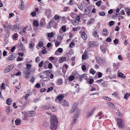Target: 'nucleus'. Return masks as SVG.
I'll list each match as a JSON object with an SVG mask.
<instances>
[{
  "mask_svg": "<svg viewBox=\"0 0 130 130\" xmlns=\"http://www.w3.org/2000/svg\"><path fill=\"white\" fill-rule=\"evenodd\" d=\"M51 125L50 127L52 130H55L56 129L58 123L57 118L54 115H52L50 118Z\"/></svg>",
  "mask_w": 130,
  "mask_h": 130,
  "instance_id": "nucleus-1",
  "label": "nucleus"
},
{
  "mask_svg": "<svg viewBox=\"0 0 130 130\" xmlns=\"http://www.w3.org/2000/svg\"><path fill=\"white\" fill-rule=\"evenodd\" d=\"M75 112V114L73 116V118H76L79 116V114L80 113V111L78 109L77 107L76 106H73L71 110L70 111L71 113Z\"/></svg>",
  "mask_w": 130,
  "mask_h": 130,
  "instance_id": "nucleus-2",
  "label": "nucleus"
},
{
  "mask_svg": "<svg viewBox=\"0 0 130 130\" xmlns=\"http://www.w3.org/2000/svg\"><path fill=\"white\" fill-rule=\"evenodd\" d=\"M117 123L118 127L120 128H122L126 127L125 125L124 121L122 119L119 118H117Z\"/></svg>",
  "mask_w": 130,
  "mask_h": 130,
  "instance_id": "nucleus-3",
  "label": "nucleus"
},
{
  "mask_svg": "<svg viewBox=\"0 0 130 130\" xmlns=\"http://www.w3.org/2000/svg\"><path fill=\"white\" fill-rule=\"evenodd\" d=\"M95 59L97 63L99 64L101 66L103 65V64L105 63V60L104 59H102L101 58L99 57H96Z\"/></svg>",
  "mask_w": 130,
  "mask_h": 130,
  "instance_id": "nucleus-4",
  "label": "nucleus"
},
{
  "mask_svg": "<svg viewBox=\"0 0 130 130\" xmlns=\"http://www.w3.org/2000/svg\"><path fill=\"white\" fill-rule=\"evenodd\" d=\"M14 66L13 64H11L7 66L4 70V73H7L9 72L10 71H11L13 68Z\"/></svg>",
  "mask_w": 130,
  "mask_h": 130,
  "instance_id": "nucleus-5",
  "label": "nucleus"
},
{
  "mask_svg": "<svg viewBox=\"0 0 130 130\" xmlns=\"http://www.w3.org/2000/svg\"><path fill=\"white\" fill-rule=\"evenodd\" d=\"M89 47H93L95 46H97L98 44H96L95 42L94 41H89L88 42V44Z\"/></svg>",
  "mask_w": 130,
  "mask_h": 130,
  "instance_id": "nucleus-6",
  "label": "nucleus"
},
{
  "mask_svg": "<svg viewBox=\"0 0 130 130\" xmlns=\"http://www.w3.org/2000/svg\"><path fill=\"white\" fill-rule=\"evenodd\" d=\"M24 72L25 73V75L24 77L27 79L31 75L29 70H26Z\"/></svg>",
  "mask_w": 130,
  "mask_h": 130,
  "instance_id": "nucleus-7",
  "label": "nucleus"
},
{
  "mask_svg": "<svg viewBox=\"0 0 130 130\" xmlns=\"http://www.w3.org/2000/svg\"><path fill=\"white\" fill-rule=\"evenodd\" d=\"M16 55L15 53L12 55L9 56L8 57V59L10 60H12L16 58Z\"/></svg>",
  "mask_w": 130,
  "mask_h": 130,
  "instance_id": "nucleus-8",
  "label": "nucleus"
},
{
  "mask_svg": "<svg viewBox=\"0 0 130 130\" xmlns=\"http://www.w3.org/2000/svg\"><path fill=\"white\" fill-rule=\"evenodd\" d=\"M60 103L61 105L65 106H67L69 105L68 103L65 100H63Z\"/></svg>",
  "mask_w": 130,
  "mask_h": 130,
  "instance_id": "nucleus-9",
  "label": "nucleus"
},
{
  "mask_svg": "<svg viewBox=\"0 0 130 130\" xmlns=\"http://www.w3.org/2000/svg\"><path fill=\"white\" fill-rule=\"evenodd\" d=\"M82 38L85 40H86L87 38V36L86 35L85 32L84 31L81 34Z\"/></svg>",
  "mask_w": 130,
  "mask_h": 130,
  "instance_id": "nucleus-10",
  "label": "nucleus"
},
{
  "mask_svg": "<svg viewBox=\"0 0 130 130\" xmlns=\"http://www.w3.org/2000/svg\"><path fill=\"white\" fill-rule=\"evenodd\" d=\"M95 110V108L93 109L91 111L89 112L87 115L86 117L88 118L91 116L94 113Z\"/></svg>",
  "mask_w": 130,
  "mask_h": 130,
  "instance_id": "nucleus-11",
  "label": "nucleus"
},
{
  "mask_svg": "<svg viewBox=\"0 0 130 130\" xmlns=\"http://www.w3.org/2000/svg\"><path fill=\"white\" fill-rule=\"evenodd\" d=\"M51 11L50 9L46 10L45 12L46 15L48 17L50 16L51 13Z\"/></svg>",
  "mask_w": 130,
  "mask_h": 130,
  "instance_id": "nucleus-12",
  "label": "nucleus"
},
{
  "mask_svg": "<svg viewBox=\"0 0 130 130\" xmlns=\"http://www.w3.org/2000/svg\"><path fill=\"white\" fill-rule=\"evenodd\" d=\"M100 48L101 51L103 53L105 54L106 52L105 48V45H102L101 46Z\"/></svg>",
  "mask_w": 130,
  "mask_h": 130,
  "instance_id": "nucleus-13",
  "label": "nucleus"
},
{
  "mask_svg": "<svg viewBox=\"0 0 130 130\" xmlns=\"http://www.w3.org/2000/svg\"><path fill=\"white\" fill-rule=\"evenodd\" d=\"M95 19L93 18L89 19L88 22V24H93L95 21Z\"/></svg>",
  "mask_w": 130,
  "mask_h": 130,
  "instance_id": "nucleus-14",
  "label": "nucleus"
},
{
  "mask_svg": "<svg viewBox=\"0 0 130 130\" xmlns=\"http://www.w3.org/2000/svg\"><path fill=\"white\" fill-rule=\"evenodd\" d=\"M33 24L34 26L36 27H38L39 25L38 21L37 20L34 21L33 22Z\"/></svg>",
  "mask_w": 130,
  "mask_h": 130,
  "instance_id": "nucleus-15",
  "label": "nucleus"
},
{
  "mask_svg": "<svg viewBox=\"0 0 130 130\" xmlns=\"http://www.w3.org/2000/svg\"><path fill=\"white\" fill-rule=\"evenodd\" d=\"M21 121L20 119H17L15 121V123L16 125H19Z\"/></svg>",
  "mask_w": 130,
  "mask_h": 130,
  "instance_id": "nucleus-16",
  "label": "nucleus"
},
{
  "mask_svg": "<svg viewBox=\"0 0 130 130\" xmlns=\"http://www.w3.org/2000/svg\"><path fill=\"white\" fill-rule=\"evenodd\" d=\"M64 97V95H59L57 96V99L59 100V101L62 100Z\"/></svg>",
  "mask_w": 130,
  "mask_h": 130,
  "instance_id": "nucleus-17",
  "label": "nucleus"
},
{
  "mask_svg": "<svg viewBox=\"0 0 130 130\" xmlns=\"http://www.w3.org/2000/svg\"><path fill=\"white\" fill-rule=\"evenodd\" d=\"M12 100L10 98H9L7 99L6 101V103L8 105H10L12 103Z\"/></svg>",
  "mask_w": 130,
  "mask_h": 130,
  "instance_id": "nucleus-18",
  "label": "nucleus"
},
{
  "mask_svg": "<svg viewBox=\"0 0 130 130\" xmlns=\"http://www.w3.org/2000/svg\"><path fill=\"white\" fill-rule=\"evenodd\" d=\"M66 60V57H63L60 58L59 62L60 63H61L63 61Z\"/></svg>",
  "mask_w": 130,
  "mask_h": 130,
  "instance_id": "nucleus-19",
  "label": "nucleus"
},
{
  "mask_svg": "<svg viewBox=\"0 0 130 130\" xmlns=\"http://www.w3.org/2000/svg\"><path fill=\"white\" fill-rule=\"evenodd\" d=\"M35 115V111L33 110L31 111V112H30L29 114V116L30 117L33 116Z\"/></svg>",
  "mask_w": 130,
  "mask_h": 130,
  "instance_id": "nucleus-20",
  "label": "nucleus"
},
{
  "mask_svg": "<svg viewBox=\"0 0 130 130\" xmlns=\"http://www.w3.org/2000/svg\"><path fill=\"white\" fill-rule=\"evenodd\" d=\"M107 103L111 108H114L115 107V105H114L111 102H108Z\"/></svg>",
  "mask_w": 130,
  "mask_h": 130,
  "instance_id": "nucleus-21",
  "label": "nucleus"
},
{
  "mask_svg": "<svg viewBox=\"0 0 130 130\" xmlns=\"http://www.w3.org/2000/svg\"><path fill=\"white\" fill-rule=\"evenodd\" d=\"M18 48L19 50H21L23 49V44L21 42L20 44L18 46Z\"/></svg>",
  "mask_w": 130,
  "mask_h": 130,
  "instance_id": "nucleus-22",
  "label": "nucleus"
},
{
  "mask_svg": "<svg viewBox=\"0 0 130 130\" xmlns=\"http://www.w3.org/2000/svg\"><path fill=\"white\" fill-rule=\"evenodd\" d=\"M75 77L73 75H71L69 77V79L70 81H71L73 80L74 78Z\"/></svg>",
  "mask_w": 130,
  "mask_h": 130,
  "instance_id": "nucleus-23",
  "label": "nucleus"
},
{
  "mask_svg": "<svg viewBox=\"0 0 130 130\" xmlns=\"http://www.w3.org/2000/svg\"><path fill=\"white\" fill-rule=\"evenodd\" d=\"M102 34L106 36L107 35V30L106 29H104L102 31Z\"/></svg>",
  "mask_w": 130,
  "mask_h": 130,
  "instance_id": "nucleus-24",
  "label": "nucleus"
},
{
  "mask_svg": "<svg viewBox=\"0 0 130 130\" xmlns=\"http://www.w3.org/2000/svg\"><path fill=\"white\" fill-rule=\"evenodd\" d=\"M20 1L21 2V5L20 6V9L22 10L23 9V8L24 7V2L22 0H21Z\"/></svg>",
  "mask_w": 130,
  "mask_h": 130,
  "instance_id": "nucleus-25",
  "label": "nucleus"
},
{
  "mask_svg": "<svg viewBox=\"0 0 130 130\" xmlns=\"http://www.w3.org/2000/svg\"><path fill=\"white\" fill-rule=\"evenodd\" d=\"M103 87H107L108 84L107 83V81H105L103 82V83H101Z\"/></svg>",
  "mask_w": 130,
  "mask_h": 130,
  "instance_id": "nucleus-26",
  "label": "nucleus"
},
{
  "mask_svg": "<svg viewBox=\"0 0 130 130\" xmlns=\"http://www.w3.org/2000/svg\"><path fill=\"white\" fill-rule=\"evenodd\" d=\"M43 126L45 127L48 126L49 125L48 122L46 121L44 122L43 123Z\"/></svg>",
  "mask_w": 130,
  "mask_h": 130,
  "instance_id": "nucleus-27",
  "label": "nucleus"
},
{
  "mask_svg": "<svg viewBox=\"0 0 130 130\" xmlns=\"http://www.w3.org/2000/svg\"><path fill=\"white\" fill-rule=\"evenodd\" d=\"M92 35L95 37H98V35H97V33L96 32V30L94 31L92 33Z\"/></svg>",
  "mask_w": 130,
  "mask_h": 130,
  "instance_id": "nucleus-28",
  "label": "nucleus"
},
{
  "mask_svg": "<svg viewBox=\"0 0 130 130\" xmlns=\"http://www.w3.org/2000/svg\"><path fill=\"white\" fill-rule=\"evenodd\" d=\"M124 74L121 73H119L118 74V76L123 78H125V76H124Z\"/></svg>",
  "mask_w": 130,
  "mask_h": 130,
  "instance_id": "nucleus-29",
  "label": "nucleus"
},
{
  "mask_svg": "<svg viewBox=\"0 0 130 130\" xmlns=\"http://www.w3.org/2000/svg\"><path fill=\"white\" fill-rule=\"evenodd\" d=\"M19 25L17 24H16L15 25H14L13 28V30H14L16 28L19 29Z\"/></svg>",
  "mask_w": 130,
  "mask_h": 130,
  "instance_id": "nucleus-30",
  "label": "nucleus"
},
{
  "mask_svg": "<svg viewBox=\"0 0 130 130\" xmlns=\"http://www.w3.org/2000/svg\"><path fill=\"white\" fill-rule=\"evenodd\" d=\"M57 83L59 85H61L62 83V80L61 79H59L57 80Z\"/></svg>",
  "mask_w": 130,
  "mask_h": 130,
  "instance_id": "nucleus-31",
  "label": "nucleus"
},
{
  "mask_svg": "<svg viewBox=\"0 0 130 130\" xmlns=\"http://www.w3.org/2000/svg\"><path fill=\"white\" fill-rule=\"evenodd\" d=\"M48 37L50 38L53 37L54 36V34L52 32L50 33H47Z\"/></svg>",
  "mask_w": 130,
  "mask_h": 130,
  "instance_id": "nucleus-32",
  "label": "nucleus"
},
{
  "mask_svg": "<svg viewBox=\"0 0 130 130\" xmlns=\"http://www.w3.org/2000/svg\"><path fill=\"white\" fill-rule=\"evenodd\" d=\"M52 71L51 70H49L44 71L43 72V73L44 74H47L48 73H50L51 72H52Z\"/></svg>",
  "mask_w": 130,
  "mask_h": 130,
  "instance_id": "nucleus-33",
  "label": "nucleus"
},
{
  "mask_svg": "<svg viewBox=\"0 0 130 130\" xmlns=\"http://www.w3.org/2000/svg\"><path fill=\"white\" fill-rule=\"evenodd\" d=\"M26 67L27 69L26 70H29L30 69L31 67V65L29 63L27 64L26 65Z\"/></svg>",
  "mask_w": 130,
  "mask_h": 130,
  "instance_id": "nucleus-34",
  "label": "nucleus"
},
{
  "mask_svg": "<svg viewBox=\"0 0 130 130\" xmlns=\"http://www.w3.org/2000/svg\"><path fill=\"white\" fill-rule=\"evenodd\" d=\"M75 45V43L73 42L72 41L70 43L69 46L70 48H72L73 47V46H74Z\"/></svg>",
  "mask_w": 130,
  "mask_h": 130,
  "instance_id": "nucleus-35",
  "label": "nucleus"
},
{
  "mask_svg": "<svg viewBox=\"0 0 130 130\" xmlns=\"http://www.w3.org/2000/svg\"><path fill=\"white\" fill-rule=\"evenodd\" d=\"M74 118V119L72 121L71 123V125H74L76 124V121L77 120V119L75 118Z\"/></svg>",
  "mask_w": 130,
  "mask_h": 130,
  "instance_id": "nucleus-36",
  "label": "nucleus"
},
{
  "mask_svg": "<svg viewBox=\"0 0 130 130\" xmlns=\"http://www.w3.org/2000/svg\"><path fill=\"white\" fill-rule=\"evenodd\" d=\"M60 29L64 32H65L66 31V27L65 26H62Z\"/></svg>",
  "mask_w": 130,
  "mask_h": 130,
  "instance_id": "nucleus-37",
  "label": "nucleus"
},
{
  "mask_svg": "<svg viewBox=\"0 0 130 130\" xmlns=\"http://www.w3.org/2000/svg\"><path fill=\"white\" fill-rule=\"evenodd\" d=\"M101 3L102 1L100 0L96 2L95 3V4L98 7H100L101 5Z\"/></svg>",
  "mask_w": 130,
  "mask_h": 130,
  "instance_id": "nucleus-38",
  "label": "nucleus"
},
{
  "mask_svg": "<svg viewBox=\"0 0 130 130\" xmlns=\"http://www.w3.org/2000/svg\"><path fill=\"white\" fill-rule=\"evenodd\" d=\"M103 98L105 100L108 101H110L111 100L110 98L108 97V96H103Z\"/></svg>",
  "mask_w": 130,
  "mask_h": 130,
  "instance_id": "nucleus-39",
  "label": "nucleus"
},
{
  "mask_svg": "<svg viewBox=\"0 0 130 130\" xmlns=\"http://www.w3.org/2000/svg\"><path fill=\"white\" fill-rule=\"evenodd\" d=\"M120 130H129V128L127 126L121 128Z\"/></svg>",
  "mask_w": 130,
  "mask_h": 130,
  "instance_id": "nucleus-40",
  "label": "nucleus"
},
{
  "mask_svg": "<svg viewBox=\"0 0 130 130\" xmlns=\"http://www.w3.org/2000/svg\"><path fill=\"white\" fill-rule=\"evenodd\" d=\"M23 59V58L22 57L21 58L20 57L18 56L17 58V61H22Z\"/></svg>",
  "mask_w": 130,
  "mask_h": 130,
  "instance_id": "nucleus-41",
  "label": "nucleus"
},
{
  "mask_svg": "<svg viewBox=\"0 0 130 130\" xmlns=\"http://www.w3.org/2000/svg\"><path fill=\"white\" fill-rule=\"evenodd\" d=\"M43 43L42 42L40 41L39 42V43L38 44V46L40 48H41L43 46Z\"/></svg>",
  "mask_w": 130,
  "mask_h": 130,
  "instance_id": "nucleus-42",
  "label": "nucleus"
},
{
  "mask_svg": "<svg viewBox=\"0 0 130 130\" xmlns=\"http://www.w3.org/2000/svg\"><path fill=\"white\" fill-rule=\"evenodd\" d=\"M90 72L91 74H94L95 73L96 71L95 70H94L93 69H91L90 70Z\"/></svg>",
  "mask_w": 130,
  "mask_h": 130,
  "instance_id": "nucleus-43",
  "label": "nucleus"
},
{
  "mask_svg": "<svg viewBox=\"0 0 130 130\" xmlns=\"http://www.w3.org/2000/svg\"><path fill=\"white\" fill-rule=\"evenodd\" d=\"M113 42L115 44L117 45L118 43L119 40L118 39H116L113 40Z\"/></svg>",
  "mask_w": 130,
  "mask_h": 130,
  "instance_id": "nucleus-44",
  "label": "nucleus"
},
{
  "mask_svg": "<svg viewBox=\"0 0 130 130\" xmlns=\"http://www.w3.org/2000/svg\"><path fill=\"white\" fill-rule=\"evenodd\" d=\"M99 14L100 15L102 16H104L105 15V12L103 11L99 12Z\"/></svg>",
  "mask_w": 130,
  "mask_h": 130,
  "instance_id": "nucleus-45",
  "label": "nucleus"
},
{
  "mask_svg": "<svg viewBox=\"0 0 130 130\" xmlns=\"http://www.w3.org/2000/svg\"><path fill=\"white\" fill-rule=\"evenodd\" d=\"M78 8L80 10H82L83 8V5H82L81 3L79 4L78 6Z\"/></svg>",
  "mask_w": 130,
  "mask_h": 130,
  "instance_id": "nucleus-46",
  "label": "nucleus"
},
{
  "mask_svg": "<svg viewBox=\"0 0 130 130\" xmlns=\"http://www.w3.org/2000/svg\"><path fill=\"white\" fill-rule=\"evenodd\" d=\"M87 9L88 11L87 13L89 14L90 13V11L91 9V6H88Z\"/></svg>",
  "mask_w": 130,
  "mask_h": 130,
  "instance_id": "nucleus-47",
  "label": "nucleus"
},
{
  "mask_svg": "<svg viewBox=\"0 0 130 130\" xmlns=\"http://www.w3.org/2000/svg\"><path fill=\"white\" fill-rule=\"evenodd\" d=\"M115 23V22L113 21H111L109 22V25L110 26H111L113 25Z\"/></svg>",
  "mask_w": 130,
  "mask_h": 130,
  "instance_id": "nucleus-48",
  "label": "nucleus"
},
{
  "mask_svg": "<svg viewBox=\"0 0 130 130\" xmlns=\"http://www.w3.org/2000/svg\"><path fill=\"white\" fill-rule=\"evenodd\" d=\"M129 97L128 94L127 93H126L125 95L124 96V98L126 100H127L128 98Z\"/></svg>",
  "mask_w": 130,
  "mask_h": 130,
  "instance_id": "nucleus-49",
  "label": "nucleus"
},
{
  "mask_svg": "<svg viewBox=\"0 0 130 130\" xmlns=\"http://www.w3.org/2000/svg\"><path fill=\"white\" fill-rule=\"evenodd\" d=\"M42 109H50V107L46 106H42Z\"/></svg>",
  "mask_w": 130,
  "mask_h": 130,
  "instance_id": "nucleus-50",
  "label": "nucleus"
},
{
  "mask_svg": "<svg viewBox=\"0 0 130 130\" xmlns=\"http://www.w3.org/2000/svg\"><path fill=\"white\" fill-rule=\"evenodd\" d=\"M94 82V80L93 79L90 78L89 82V83L90 84H92Z\"/></svg>",
  "mask_w": 130,
  "mask_h": 130,
  "instance_id": "nucleus-51",
  "label": "nucleus"
},
{
  "mask_svg": "<svg viewBox=\"0 0 130 130\" xmlns=\"http://www.w3.org/2000/svg\"><path fill=\"white\" fill-rule=\"evenodd\" d=\"M76 20H72L71 22L74 25H75L76 23Z\"/></svg>",
  "mask_w": 130,
  "mask_h": 130,
  "instance_id": "nucleus-52",
  "label": "nucleus"
},
{
  "mask_svg": "<svg viewBox=\"0 0 130 130\" xmlns=\"http://www.w3.org/2000/svg\"><path fill=\"white\" fill-rule=\"evenodd\" d=\"M40 100V98H36L34 99L33 101L35 103H36Z\"/></svg>",
  "mask_w": 130,
  "mask_h": 130,
  "instance_id": "nucleus-53",
  "label": "nucleus"
},
{
  "mask_svg": "<svg viewBox=\"0 0 130 130\" xmlns=\"http://www.w3.org/2000/svg\"><path fill=\"white\" fill-rule=\"evenodd\" d=\"M53 89V88L52 87L48 88L47 90V93L49 92L50 91L52 90Z\"/></svg>",
  "mask_w": 130,
  "mask_h": 130,
  "instance_id": "nucleus-54",
  "label": "nucleus"
},
{
  "mask_svg": "<svg viewBox=\"0 0 130 130\" xmlns=\"http://www.w3.org/2000/svg\"><path fill=\"white\" fill-rule=\"evenodd\" d=\"M82 69L83 71H85L86 70V67L85 65H82Z\"/></svg>",
  "mask_w": 130,
  "mask_h": 130,
  "instance_id": "nucleus-55",
  "label": "nucleus"
},
{
  "mask_svg": "<svg viewBox=\"0 0 130 130\" xmlns=\"http://www.w3.org/2000/svg\"><path fill=\"white\" fill-rule=\"evenodd\" d=\"M63 36L62 35L61 36H59V35L57 36V38L59 39L60 40H62L63 38Z\"/></svg>",
  "mask_w": 130,
  "mask_h": 130,
  "instance_id": "nucleus-56",
  "label": "nucleus"
},
{
  "mask_svg": "<svg viewBox=\"0 0 130 130\" xmlns=\"http://www.w3.org/2000/svg\"><path fill=\"white\" fill-rule=\"evenodd\" d=\"M51 110L53 112H55L56 111V109L54 106H52L51 108Z\"/></svg>",
  "mask_w": 130,
  "mask_h": 130,
  "instance_id": "nucleus-57",
  "label": "nucleus"
},
{
  "mask_svg": "<svg viewBox=\"0 0 130 130\" xmlns=\"http://www.w3.org/2000/svg\"><path fill=\"white\" fill-rule=\"evenodd\" d=\"M43 60H42L39 64V67H41L43 66Z\"/></svg>",
  "mask_w": 130,
  "mask_h": 130,
  "instance_id": "nucleus-58",
  "label": "nucleus"
},
{
  "mask_svg": "<svg viewBox=\"0 0 130 130\" xmlns=\"http://www.w3.org/2000/svg\"><path fill=\"white\" fill-rule=\"evenodd\" d=\"M43 80L44 81H47L49 80L50 79L48 77H44L43 78Z\"/></svg>",
  "mask_w": 130,
  "mask_h": 130,
  "instance_id": "nucleus-59",
  "label": "nucleus"
},
{
  "mask_svg": "<svg viewBox=\"0 0 130 130\" xmlns=\"http://www.w3.org/2000/svg\"><path fill=\"white\" fill-rule=\"evenodd\" d=\"M58 52L60 53H62L63 52V49L62 48H59L57 50Z\"/></svg>",
  "mask_w": 130,
  "mask_h": 130,
  "instance_id": "nucleus-60",
  "label": "nucleus"
},
{
  "mask_svg": "<svg viewBox=\"0 0 130 130\" xmlns=\"http://www.w3.org/2000/svg\"><path fill=\"white\" fill-rule=\"evenodd\" d=\"M54 18H55V19L56 20L58 19H59L60 18V17L58 15H55L54 16Z\"/></svg>",
  "mask_w": 130,
  "mask_h": 130,
  "instance_id": "nucleus-61",
  "label": "nucleus"
},
{
  "mask_svg": "<svg viewBox=\"0 0 130 130\" xmlns=\"http://www.w3.org/2000/svg\"><path fill=\"white\" fill-rule=\"evenodd\" d=\"M106 41L107 42H110L111 41V39L110 38L108 37L106 39Z\"/></svg>",
  "mask_w": 130,
  "mask_h": 130,
  "instance_id": "nucleus-62",
  "label": "nucleus"
},
{
  "mask_svg": "<svg viewBox=\"0 0 130 130\" xmlns=\"http://www.w3.org/2000/svg\"><path fill=\"white\" fill-rule=\"evenodd\" d=\"M52 68V64L51 63H49L48 65V68L50 69H51Z\"/></svg>",
  "mask_w": 130,
  "mask_h": 130,
  "instance_id": "nucleus-63",
  "label": "nucleus"
},
{
  "mask_svg": "<svg viewBox=\"0 0 130 130\" xmlns=\"http://www.w3.org/2000/svg\"><path fill=\"white\" fill-rule=\"evenodd\" d=\"M36 14V12L35 11H34L33 12H32L31 13V15L32 16L34 17L35 16Z\"/></svg>",
  "mask_w": 130,
  "mask_h": 130,
  "instance_id": "nucleus-64",
  "label": "nucleus"
}]
</instances>
